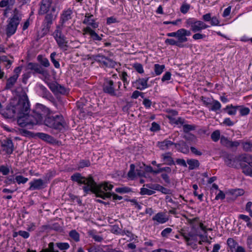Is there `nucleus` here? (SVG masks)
I'll return each instance as SVG.
<instances>
[{"label":"nucleus","instance_id":"1","mask_svg":"<svg viewBox=\"0 0 252 252\" xmlns=\"http://www.w3.org/2000/svg\"><path fill=\"white\" fill-rule=\"evenodd\" d=\"M29 102L26 95H22L12 99L4 112L8 118L16 117L18 119L29 113Z\"/></svg>","mask_w":252,"mask_h":252},{"label":"nucleus","instance_id":"2","mask_svg":"<svg viewBox=\"0 0 252 252\" xmlns=\"http://www.w3.org/2000/svg\"><path fill=\"white\" fill-rule=\"evenodd\" d=\"M23 18L22 12L17 8H15L12 12L11 17L8 19L7 24L6 27V34L7 36H10L14 34L17 29Z\"/></svg>","mask_w":252,"mask_h":252},{"label":"nucleus","instance_id":"3","mask_svg":"<svg viewBox=\"0 0 252 252\" xmlns=\"http://www.w3.org/2000/svg\"><path fill=\"white\" fill-rule=\"evenodd\" d=\"M122 82L118 81L114 82L110 78H105L103 84V91L112 96L117 97L122 96L123 93L121 91V87Z\"/></svg>","mask_w":252,"mask_h":252},{"label":"nucleus","instance_id":"4","mask_svg":"<svg viewBox=\"0 0 252 252\" xmlns=\"http://www.w3.org/2000/svg\"><path fill=\"white\" fill-rule=\"evenodd\" d=\"M42 114H40L36 110L33 111L31 114H24L17 120L18 124L21 127L32 126L41 122Z\"/></svg>","mask_w":252,"mask_h":252},{"label":"nucleus","instance_id":"5","mask_svg":"<svg viewBox=\"0 0 252 252\" xmlns=\"http://www.w3.org/2000/svg\"><path fill=\"white\" fill-rule=\"evenodd\" d=\"M44 125L57 131L62 130L65 126V123L62 115L55 116H47L44 120Z\"/></svg>","mask_w":252,"mask_h":252},{"label":"nucleus","instance_id":"6","mask_svg":"<svg viewBox=\"0 0 252 252\" xmlns=\"http://www.w3.org/2000/svg\"><path fill=\"white\" fill-rule=\"evenodd\" d=\"M94 184L92 189H90V191L95 193L97 197H101L103 199L110 198L111 197V193L107 192L112 189L113 186L108 183L97 185L94 181Z\"/></svg>","mask_w":252,"mask_h":252},{"label":"nucleus","instance_id":"7","mask_svg":"<svg viewBox=\"0 0 252 252\" xmlns=\"http://www.w3.org/2000/svg\"><path fill=\"white\" fill-rule=\"evenodd\" d=\"M62 26H56V30L52 35L56 40L59 48L63 51L68 49V41L66 37L63 33Z\"/></svg>","mask_w":252,"mask_h":252},{"label":"nucleus","instance_id":"8","mask_svg":"<svg viewBox=\"0 0 252 252\" xmlns=\"http://www.w3.org/2000/svg\"><path fill=\"white\" fill-rule=\"evenodd\" d=\"M71 179L73 181L77 182L80 185L84 184L85 186L83 187V189L86 193L90 191V189H92V186L94 185V179L92 176L86 178L79 173L72 175L71 176Z\"/></svg>","mask_w":252,"mask_h":252},{"label":"nucleus","instance_id":"9","mask_svg":"<svg viewBox=\"0 0 252 252\" xmlns=\"http://www.w3.org/2000/svg\"><path fill=\"white\" fill-rule=\"evenodd\" d=\"M244 157V154L238 155L237 156L232 155H227L224 158V162L229 167L233 168H240L244 163V159L242 158Z\"/></svg>","mask_w":252,"mask_h":252},{"label":"nucleus","instance_id":"10","mask_svg":"<svg viewBox=\"0 0 252 252\" xmlns=\"http://www.w3.org/2000/svg\"><path fill=\"white\" fill-rule=\"evenodd\" d=\"M187 27H190V30L193 32H200L202 30L206 29L209 27L203 21L197 20L194 18H189L186 21Z\"/></svg>","mask_w":252,"mask_h":252},{"label":"nucleus","instance_id":"11","mask_svg":"<svg viewBox=\"0 0 252 252\" xmlns=\"http://www.w3.org/2000/svg\"><path fill=\"white\" fill-rule=\"evenodd\" d=\"M93 58L95 61L100 63L103 66L106 67L114 68L116 65V63L113 60L101 54L94 55Z\"/></svg>","mask_w":252,"mask_h":252},{"label":"nucleus","instance_id":"12","mask_svg":"<svg viewBox=\"0 0 252 252\" xmlns=\"http://www.w3.org/2000/svg\"><path fill=\"white\" fill-rule=\"evenodd\" d=\"M48 86L51 91L55 95L59 94L67 95L68 94L67 89L57 82L50 83L48 84Z\"/></svg>","mask_w":252,"mask_h":252},{"label":"nucleus","instance_id":"13","mask_svg":"<svg viewBox=\"0 0 252 252\" xmlns=\"http://www.w3.org/2000/svg\"><path fill=\"white\" fill-rule=\"evenodd\" d=\"M181 235L186 240L188 245L190 246L193 249L197 248L198 234L190 232L188 234L186 233H182Z\"/></svg>","mask_w":252,"mask_h":252},{"label":"nucleus","instance_id":"14","mask_svg":"<svg viewBox=\"0 0 252 252\" xmlns=\"http://www.w3.org/2000/svg\"><path fill=\"white\" fill-rule=\"evenodd\" d=\"M1 150L6 154L11 155L14 151V144L11 139L6 138L0 142Z\"/></svg>","mask_w":252,"mask_h":252},{"label":"nucleus","instance_id":"15","mask_svg":"<svg viewBox=\"0 0 252 252\" xmlns=\"http://www.w3.org/2000/svg\"><path fill=\"white\" fill-rule=\"evenodd\" d=\"M191 32L190 31L185 29H180L178 30V32L177 36V41L180 45H183V43L188 41V39L187 36L190 35Z\"/></svg>","mask_w":252,"mask_h":252},{"label":"nucleus","instance_id":"16","mask_svg":"<svg viewBox=\"0 0 252 252\" xmlns=\"http://www.w3.org/2000/svg\"><path fill=\"white\" fill-rule=\"evenodd\" d=\"M72 10L70 8L63 10L60 17V23L61 25L57 26H62L63 29L64 24L72 18Z\"/></svg>","mask_w":252,"mask_h":252},{"label":"nucleus","instance_id":"17","mask_svg":"<svg viewBox=\"0 0 252 252\" xmlns=\"http://www.w3.org/2000/svg\"><path fill=\"white\" fill-rule=\"evenodd\" d=\"M149 78V77L139 78L132 83L133 86L138 90H143L148 88V82Z\"/></svg>","mask_w":252,"mask_h":252},{"label":"nucleus","instance_id":"18","mask_svg":"<svg viewBox=\"0 0 252 252\" xmlns=\"http://www.w3.org/2000/svg\"><path fill=\"white\" fill-rule=\"evenodd\" d=\"M27 69L33 71V73H38L43 75L47 74V72L36 63H29L27 64Z\"/></svg>","mask_w":252,"mask_h":252},{"label":"nucleus","instance_id":"19","mask_svg":"<svg viewBox=\"0 0 252 252\" xmlns=\"http://www.w3.org/2000/svg\"><path fill=\"white\" fill-rule=\"evenodd\" d=\"M93 17V15L90 13H86L83 23L90 26L94 29H96L98 27V23L95 21Z\"/></svg>","mask_w":252,"mask_h":252},{"label":"nucleus","instance_id":"20","mask_svg":"<svg viewBox=\"0 0 252 252\" xmlns=\"http://www.w3.org/2000/svg\"><path fill=\"white\" fill-rule=\"evenodd\" d=\"M84 34H89L93 40L100 41L102 39V34L99 35L95 32L92 30L90 27H87L83 30Z\"/></svg>","mask_w":252,"mask_h":252},{"label":"nucleus","instance_id":"21","mask_svg":"<svg viewBox=\"0 0 252 252\" xmlns=\"http://www.w3.org/2000/svg\"><path fill=\"white\" fill-rule=\"evenodd\" d=\"M152 220L155 221V224H163L165 223L168 220L166 215L162 212H159L154 216Z\"/></svg>","mask_w":252,"mask_h":252},{"label":"nucleus","instance_id":"22","mask_svg":"<svg viewBox=\"0 0 252 252\" xmlns=\"http://www.w3.org/2000/svg\"><path fill=\"white\" fill-rule=\"evenodd\" d=\"M52 0H41L39 13L43 15L46 13L51 6Z\"/></svg>","mask_w":252,"mask_h":252},{"label":"nucleus","instance_id":"23","mask_svg":"<svg viewBox=\"0 0 252 252\" xmlns=\"http://www.w3.org/2000/svg\"><path fill=\"white\" fill-rule=\"evenodd\" d=\"M13 62L14 59L12 57H8L6 56H0V64L3 65L7 69L10 68Z\"/></svg>","mask_w":252,"mask_h":252},{"label":"nucleus","instance_id":"24","mask_svg":"<svg viewBox=\"0 0 252 252\" xmlns=\"http://www.w3.org/2000/svg\"><path fill=\"white\" fill-rule=\"evenodd\" d=\"M30 190L40 189L42 188L44 182L41 179H35L32 182H30Z\"/></svg>","mask_w":252,"mask_h":252},{"label":"nucleus","instance_id":"25","mask_svg":"<svg viewBox=\"0 0 252 252\" xmlns=\"http://www.w3.org/2000/svg\"><path fill=\"white\" fill-rule=\"evenodd\" d=\"M163 164L168 165H174L175 162L171 157V153L170 152L163 154L161 156Z\"/></svg>","mask_w":252,"mask_h":252},{"label":"nucleus","instance_id":"26","mask_svg":"<svg viewBox=\"0 0 252 252\" xmlns=\"http://www.w3.org/2000/svg\"><path fill=\"white\" fill-rule=\"evenodd\" d=\"M175 147L184 154H187L189 152L188 146L184 141H181L178 143L175 144Z\"/></svg>","mask_w":252,"mask_h":252},{"label":"nucleus","instance_id":"27","mask_svg":"<svg viewBox=\"0 0 252 252\" xmlns=\"http://www.w3.org/2000/svg\"><path fill=\"white\" fill-rule=\"evenodd\" d=\"M176 144V143H174L170 140L165 139L163 141L159 142L158 143V146L161 150H167L169 149L171 146L174 145L175 146V144Z\"/></svg>","mask_w":252,"mask_h":252},{"label":"nucleus","instance_id":"28","mask_svg":"<svg viewBox=\"0 0 252 252\" xmlns=\"http://www.w3.org/2000/svg\"><path fill=\"white\" fill-rule=\"evenodd\" d=\"M16 77L17 76H14L12 75L7 79L6 86L5 87V90L11 89L14 87L18 79Z\"/></svg>","mask_w":252,"mask_h":252},{"label":"nucleus","instance_id":"29","mask_svg":"<svg viewBox=\"0 0 252 252\" xmlns=\"http://www.w3.org/2000/svg\"><path fill=\"white\" fill-rule=\"evenodd\" d=\"M239 108L238 106H233L232 104L227 105L225 108L223 109L224 111H225L229 115H235L236 114L237 110Z\"/></svg>","mask_w":252,"mask_h":252},{"label":"nucleus","instance_id":"30","mask_svg":"<svg viewBox=\"0 0 252 252\" xmlns=\"http://www.w3.org/2000/svg\"><path fill=\"white\" fill-rule=\"evenodd\" d=\"M187 163L189 165V170L196 169L200 165L199 161L195 159H188Z\"/></svg>","mask_w":252,"mask_h":252},{"label":"nucleus","instance_id":"31","mask_svg":"<svg viewBox=\"0 0 252 252\" xmlns=\"http://www.w3.org/2000/svg\"><path fill=\"white\" fill-rule=\"evenodd\" d=\"M210 106H211L209 109L210 110L215 112L219 111L221 107L220 103L219 101L213 99H212V102Z\"/></svg>","mask_w":252,"mask_h":252},{"label":"nucleus","instance_id":"32","mask_svg":"<svg viewBox=\"0 0 252 252\" xmlns=\"http://www.w3.org/2000/svg\"><path fill=\"white\" fill-rule=\"evenodd\" d=\"M68 235L70 237V241H73L75 242L80 241V234L76 230L73 229L70 231Z\"/></svg>","mask_w":252,"mask_h":252},{"label":"nucleus","instance_id":"33","mask_svg":"<svg viewBox=\"0 0 252 252\" xmlns=\"http://www.w3.org/2000/svg\"><path fill=\"white\" fill-rule=\"evenodd\" d=\"M120 79L123 82L124 88L126 90L127 86L129 84V80L128 79V75L126 71H122L119 74Z\"/></svg>","mask_w":252,"mask_h":252},{"label":"nucleus","instance_id":"34","mask_svg":"<svg viewBox=\"0 0 252 252\" xmlns=\"http://www.w3.org/2000/svg\"><path fill=\"white\" fill-rule=\"evenodd\" d=\"M36 135L40 139L48 142H52L53 140V138L51 135L42 132H38Z\"/></svg>","mask_w":252,"mask_h":252},{"label":"nucleus","instance_id":"35","mask_svg":"<svg viewBox=\"0 0 252 252\" xmlns=\"http://www.w3.org/2000/svg\"><path fill=\"white\" fill-rule=\"evenodd\" d=\"M56 17V16H54V15L51 13L47 14L45 17L43 24L51 26L53 24V20L55 19Z\"/></svg>","mask_w":252,"mask_h":252},{"label":"nucleus","instance_id":"36","mask_svg":"<svg viewBox=\"0 0 252 252\" xmlns=\"http://www.w3.org/2000/svg\"><path fill=\"white\" fill-rule=\"evenodd\" d=\"M240 168H242L243 173L246 175L252 177V169L248 165L244 162Z\"/></svg>","mask_w":252,"mask_h":252},{"label":"nucleus","instance_id":"37","mask_svg":"<svg viewBox=\"0 0 252 252\" xmlns=\"http://www.w3.org/2000/svg\"><path fill=\"white\" fill-rule=\"evenodd\" d=\"M165 68V65H160L159 64H155L154 65V69L156 75H159L163 71Z\"/></svg>","mask_w":252,"mask_h":252},{"label":"nucleus","instance_id":"38","mask_svg":"<svg viewBox=\"0 0 252 252\" xmlns=\"http://www.w3.org/2000/svg\"><path fill=\"white\" fill-rule=\"evenodd\" d=\"M135 166L133 164H131L130 165V169L127 173V176L130 180H133L136 177V174L135 173Z\"/></svg>","mask_w":252,"mask_h":252},{"label":"nucleus","instance_id":"39","mask_svg":"<svg viewBox=\"0 0 252 252\" xmlns=\"http://www.w3.org/2000/svg\"><path fill=\"white\" fill-rule=\"evenodd\" d=\"M37 60L44 66L48 67L50 66V63L47 58H43L41 55L37 56Z\"/></svg>","mask_w":252,"mask_h":252},{"label":"nucleus","instance_id":"40","mask_svg":"<svg viewBox=\"0 0 252 252\" xmlns=\"http://www.w3.org/2000/svg\"><path fill=\"white\" fill-rule=\"evenodd\" d=\"M165 43L166 44L170 45H176L179 47H183L184 45H180L177 40H175L172 38H167L165 40Z\"/></svg>","mask_w":252,"mask_h":252},{"label":"nucleus","instance_id":"41","mask_svg":"<svg viewBox=\"0 0 252 252\" xmlns=\"http://www.w3.org/2000/svg\"><path fill=\"white\" fill-rule=\"evenodd\" d=\"M155 193V191L152 189H149L147 188H142L140 189V193L141 195H151L154 194Z\"/></svg>","mask_w":252,"mask_h":252},{"label":"nucleus","instance_id":"42","mask_svg":"<svg viewBox=\"0 0 252 252\" xmlns=\"http://www.w3.org/2000/svg\"><path fill=\"white\" fill-rule=\"evenodd\" d=\"M242 159H244V163H247L249 166L252 167V155L244 154V157Z\"/></svg>","mask_w":252,"mask_h":252},{"label":"nucleus","instance_id":"43","mask_svg":"<svg viewBox=\"0 0 252 252\" xmlns=\"http://www.w3.org/2000/svg\"><path fill=\"white\" fill-rule=\"evenodd\" d=\"M190 7V4L186 2H184L181 6L180 11L183 14H186L189 10Z\"/></svg>","mask_w":252,"mask_h":252},{"label":"nucleus","instance_id":"44","mask_svg":"<svg viewBox=\"0 0 252 252\" xmlns=\"http://www.w3.org/2000/svg\"><path fill=\"white\" fill-rule=\"evenodd\" d=\"M133 67L139 73L142 74L144 72L143 65L140 63H135L133 64Z\"/></svg>","mask_w":252,"mask_h":252},{"label":"nucleus","instance_id":"45","mask_svg":"<svg viewBox=\"0 0 252 252\" xmlns=\"http://www.w3.org/2000/svg\"><path fill=\"white\" fill-rule=\"evenodd\" d=\"M220 131L219 130L214 131L211 135L212 140L214 142H217L220 138Z\"/></svg>","mask_w":252,"mask_h":252},{"label":"nucleus","instance_id":"46","mask_svg":"<svg viewBox=\"0 0 252 252\" xmlns=\"http://www.w3.org/2000/svg\"><path fill=\"white\" fill-rule=\"evenodd\" d=\"M116 192L120 193H128L131 191L130 188L126 187L117 188L115 189Z\"/></svg>","mask_w":252,"mask_h":252},{"label":"nucleus","instance_id":"47","mask_svg":"<svg viewBox=\"0 0 252 252\" xmlns=\"http://www.w3.org/2000/svg\"><path fill=\"white\" fill-rule=\"evenodd\" d=\"M239 111L241 116H246L250 113V110L249 108L242 106H239Z\"/></svg>","mask_w":252,"mask_h":252},{"label":"nucleus","instance_id":"48","mask_svg":"<svg viewBox=\"0 0 252 252\" xmlns=\"http://www.w3.org/2000/svg\"><path fill=\"white\" fill-rule=\"evenodd\" d=\"M28 180L27 178H25L21 175H18L15 177V181L18 184H25Z\"/></svg>","mask_w":252,"mask_h":252},{"label":"nucleus","instance_id":"49","mask_svg":"<svg viewBox=\"0 0 252 252\" xmlns=\"http://www.w3.org/2000/svg\"><path fill=\"white\" fill-rule=\"evenodd\" d=\"M196 126L194 125H183V131L185 133L189 132L190 131L195 130Z\"/></svg>","mask_w":252,"mask_h":252},{"label":"nucleus","instance_id":"50","mask_svg":"<svg viewBox=\"0 0 252 252\" xmlns=\"http://www.w3.org/2000/svg\"><path fill=\"white\" fill-rule=\"evenodd\" d=\"M19 133L26 137H32L33 135L32 132L23 128L19 129Z\"/></svg>","mask_w":252,"mask_h":252},{"label":"nucleus","instance_id":"51","mask_svg":"<svg viewBox=\"0 0 252 252\" xmlns=\"http://www.w3.org/2000/svg\"><path fill=\"white\" fill-rule=\"evenodd\" d=\"M227 244L230 249L235 248L237 245V243L233 239L231 238L227 239Z\"/></svg>","mask_w":252,"mask_h":252},{"label":"nucleus","instance_id":"52","mask_svg":"<svg viewBox=\"0 0 252 252\" xmlns=\"http://www.w3.org/2000/svg\"><path fill=\"white\" fill-rule=\"evenodd\" d=\"M230 142V141L227 138L223 136L220 137V143L222 145L229 148Z\"/></svg>","mask_w":252,"mask_h":252},{"label":"nucleus","instance_id":"53","mask_svg":"<svg viewBox=\"0 0 252 252\" xmlns=\"http://www.w3.org/2000/svg\"><path fill=\"white\" fill-rule=\"evenodd\" d=\"M200 99L203 102L204 105L207 107H209L212 102V100L210 98L206 97L203 96H202L200 97Z\"/></svg>","mask_w":252,"mask_h":252},{"label":"nucleus","instance_id":"54","mask_svg":"<svg viewBox=\"0 0 252 252\" xmlns=\"http://www.w3.org/2000/svg\"><path fill=\"white\" fill-rule=\"evenodd\" d=\"M172 231V229L171 228H166L161 231V235L163 237H167L171 233Z\"/></svg>","mask_w":252,"mask_h":252},{"label":"nucleus","instance_id":"55","mask_svg":"<svg viewBox=\"0 0 252 252\" xmlns=\"http://www.w3.org/2000/svg\"><path fill=\"white\" fill-rule=\"evenodd\" d=\"M91 165L90 161L89 160H82L80 161L79 166L80 168L89 167Z\"/></svg>","mask_w":252,"mask_h":252},{"label":"nucleus","instance_id":"56","mask_svg":"<svg viewBox=\"0 0 252 252\" xmlns=\"http://www.w3.org/2000/svg\"><path fill=\"white\" fill-rule=\"evenodd\" d=\"M245 209L249 213L250 216L252 218V202L251 201L247 203Z\"/></svg>","mask_w":252,"mask_h":252},{"label":"nucleus","instance_id":"57","mask_svg":"<svg viewBox=\"0 0 252 252\" xmlns=\"http://www.w3.org/2000/svg\"><path fill=\"white\" fill-rule=\"evenodd\" d=\"M42 35L44 36L47 34L50 31L51 26L46 25V24H42Z\"/></svg>","mask_w":252,"mask_h":252},{"label":"nucleus","instance_id":"58","mask_svg":"<svg viewBox=\"0 0 252 252\" xmlns=\"http://www.w3.org/2000/svg\"><path fill=\"white\" fill-rule=\"evenodd\" d=\"M128 201L131 202L132 203V205L134 206L135 208L138 209V210H141L142 208V207L141 205L138 202L136 199H129Z\"/></svg>","mask_w":252,"mask_h":252},{"label":"nucleus","instance_id":"59","mask_svg":"<svg viewBox=\"0 0 252 252\" xmlns=\"http://www.w3.org/2000/svg\"><path fill=\"white\" fill-rule=\"evenodd\" d=\"M0 172L2 173L3 175H7L9 173V169L4 165L0 166Z\"/></svg>","mask_w":252,"mask_h":252},{"label":"nucleus","instance_id":"60","mask_svg":"<svg viewBox=\"0 0 252 252\" xmlns=\"http://www.w3.org/2000/svg\"><path fill=\"white\" fill-rule=\"evenodd\" d=\"M171 73L169 71H167L165 73V74L162 76V77L161 78V81L162 82L168 81L171 79Z\"/></svg>","mask_w":252,"mask_h":252},{"label":"nucleus","instance_id":"61","mask_svg":"<svg viewBox=\"0 0 252 252\" xmlns=\"http://www.w3.org/2000/svg\"><path fill=\"white\" fill-rule=\"evenodd\" d=\"M222 124L226 126H233L234 123L229 118H226L224 119Z\"/></svg>","mask_w":252,"mask_h":252},{"label":"nucleus","instance_id":"62","mask_svg":"<svg viewBox=\"0 0 252 252\" xmlns=\"http://www.w3.org/2000/svg\"><path fill=\"white\" fill-rule=\"evenodd\" d=\"M89 252H105L99 247H92L88 249Z\"/></svg>","mask_w":252,"mask_h":252},{"label":"nucleus","instance_id":"63","mask_svg":"<svg viewBox=\"0 0 252 252\" xmlns=\"http://www.w3.org/2000/svg\"><path fill=\"white\" fill-rule=\"evenodd\" d=\"M243 149L246 151H252V144L249 142H246L243 144Z\"/></svg>","mask_w":252,"mask_h":252},{"label":"nucleus","instance_id":"64","mask_svg":"<svg viewBox=\"0 0 252 252\" xmlns=\"http://www.w3.org/2000/svg\"><path fill=\"white\" fill-rule=\"evenodd\" d=\"M77 107L80 110V111L81 112H84L83 107L84 106V103L83 102V100H80L78 101L76 103Z\"/></svg>","mask_w":252,"mask_h":252}]
</instances>
